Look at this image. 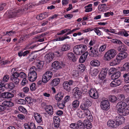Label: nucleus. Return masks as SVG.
<instances>
[{
    "label": "nucleus",
    "instance_id": "5fc2aeb1",
    "mask_svg": "<svg viewBox=\"0 0 129 129\" xmlns=\"http://www.w3.org/2000/svg\"><path fill=\"white\" fill-rule=\"evenodd\" d=\"M87 87L86 85L83 86L82 85L81 86H80V88L82 92H86L87 91Z\"/></svg>",
    "mask_w": 129,
    "mask_h": 129
},
{
    "label": "nucleus",
    "instance_id": "9d476101",
    "mask_svg": "<svg viewBox=\"0 0 129 129\" xmlns=\"http://www.w3.org/2000/svg\"><path fill=\"white\" fill-rule=\"evenodd\" d=\"M83 100V103L80 106L81 109L88 108L89 107L91 106L92 104L91 102L87 98H85Z\"/></svg>",
    "mask_w": 129,
    "mask_h": 129
},
{
    "label": "nucleus",
    "instance_id": "cd10ccee",
    "mask_svg": "<svg viewBox=\"0 0 129 129\" xmlns=\"http://www.w3.org/2000/svg\"><path fill=\"white\" fill-rule=\"evenodd\" d=\"M120 115L125 116L128 115L129 114V109L125 108L122 110V111L118 113Z\"/></svg>",
    "mask_w": 129,
    "mask_h": 129
},
{
    "label": "nucleus",
    "instance_id": "0e129e2a",
    "mask_svg": "<svg viewBox=\"0 0 129 129\" xmlns=\"http://www.w3.org/2000/svg\"><path fill=\"white\" fill-rule=\"evenodd\" d=\"M29 128L30 129H36L35 124L33 123H30L29 124Z\"/></svg>",
    "mask_w": 129,
    "mask_h": 129
},
{
    "label": "nucleus",
    "instance_id": "338daca9",
    "mask_svg": "<svg viewBox=\"0 0 129 129\" xmlns=\"http://www.w3.org/2000/svg\"><path fill=\"white\" fill-rule=\"evenodd\" d=\"M9 63H10V61L7 60H5V61H0V63L4 65H7Z\"/></svg>",
    "mask_w": 129,
    "mask_h": 129
},
{
    "label": "nucleus",
    "instance_id": "864d4df0",
    "mask_svg": "<svg viewBox=\"0 0 129 129\" xmlns=\"http://www.w3.org/2000/svg\"><path fill=\"white\" fill-rule=\"evenodd\" d=\"M18 109L20 111L23 113H26L27 112L26 109L22 106L19 107Z\"/></svg>",
    "mask_w": 129,
    "mask_h": 129
},
{
    "label": "nucleus",
    "instance_id": "7ed1b4c3",
    "mask_svg": "<svg viewBox=\"0 0 129 129\" xmlns=\"http://www.w3.org/2000/svg\"><path fill=\"white\" fill-rule=\"evenodd\" d=\"M37 68L35 67H32L30 69L28 75V79L29 81L33 82L37 78V74L36 71Z\"/></svg>",
    "mask_w": 129,
    "mask_h": 129
},
{
    "label": "nucleus",
    "instance_id": "2f4dec72",
    "mask_svg": "<svg viewBox=\"0 0 129 129\" xmlns=\"http://www.w3.org/2000/svg\"><path fill=\"white\" fill-rule=\"evenodd\" d=\"M121 44V46L118 47V49L119 51H121V52H125V51L127 50V47L124 44Z\"/></svg>",
    "mask_w": 129,
    "mask_h": 129
},
{
    "label": "nucleus",
    "instance_id": "dca6fc26",
    "mask_svg": "<svg viewBox=\"0 0 129 129\" xmlns=\"http://www.w3.org/2000/svg\"><path fill=\"white\" fill-rule=\"evenodd\" d=\"M94 30L95 32L98 36H100L101 35V32L98 28H95L93 29L92 27L88 28L84 30H83L82 31L83 33H87L89 31H91Z\"/></svg>",
    "mask_w": 129,
    "mask_h": 129
},
{
    "label": "nucleus",
    "instance_id": "c756f323",
    "mask_svg": "<svg viewBox=\"0 0 129 129\" xmlns=\"http://www.w3.org/2000/svg\"><path fill=\"white\" fill-rule=\"evenodd\" d=\"M90 64L92 66L98 67L100 66V63L98 60L95 59L91 61L90 62Z\"/></svg>",
    "mask_w": 129,
    "mask_h": 129
},
{
    "label": "nucleus",
    "instance_id": "ea45409f",
    "mask_svg": "<svg viewBox=\"0 0 129 129\" xmlns=\"http://www.w3.org/2000/svg\"><path fill=\"white\" fill-rule=\"evenodd\" d=\"M5 87L8 89H12L14 88L15 85L14 83L11 82L6 84L5 85Z\"/></svg>",
    "mask_w": 129,
    "mask_h": 129
},
{
    "label": "nucleus",
    "instance_id": "e433bc0d",
    "mask_svg": "<svg viewBox=\"0 0 129 129\" xmlns=\"http://www.w3.org/2000/svg\"><path fill=\"white\" fill-rule=\"evenodd\" d=\"M19 11H10L9 13V17H15L17 14V13L19 12Z\"/></svg>",
    "mask_w": 129,
    "mask_h": 129
},
{
    "label": "nucleus",
    "instance_id": "aec40b11",
    "mask_svg": "<svg viewBox=\"0 0 129 129\" xmlns=\"http://www.w3.org/2000/svg\"><path fill=\"white\" fill-rule=\"evenodd\" d=\"M121 81L120 79H115L110 83V86L115 87L119 86L121 83Z\"/></svg>",
    "mask_w": 129,
    "mask_h": 129
},
{
    "label": "nucleus",
    "instance_id": "13d9d810",
    "mask_svg": "<svg viewBox=\"0 0 129 129\" xmlns=\"http://www.w3.org/2000/svg\"><path fill=\"white\" fill-rule=\"evenodd\" d=\"M106 45L105 44L101 46L99 49V51L100 52H102L104 51L106 47Z\"/></svg>",
    "mask_w": 129,
    "mask_h": 129
},
{
    "label": "nucleus",
    "instance_id": "a211bd4d",
    "mask_svg": "<svg viewBox=\"0 0 129 129\" xmlns=\"http://www.w3.org/2000/svg\"><path fill=\"white\" fill-rule=\"evenodd\" d=\"M54 57V55L53 53H49L46 55L45 59L47 62H49L52 60Z\"/></svg>",
    "mask_w": 129,
    "mask_h": 129
},
{
    "label": "nucleus",
    "instance_id": "4be33fe9",
    "mask_svg": "<svg viewBox=\"0 0 129 129\" xmlns=\"http://www.w3.org/2000/svg\"><path fill=\"white\" fill-rule=\"evenodd\" d=\"M89 119L84 120V124L86 128L88 129H90L91 128L92 126L90 122Z\"/></svg>",
    "mask_w": 129,
    "mask_h": 129
},
{
    "label": "nucleus",
    "instance_id": "f3484780",
    "mask_svg": "<svg viewBox=\"0 0 129 129\" xmlns=\"http://www.w3.org/2000/svg\"><path fill=\"white\" fill-rule=\"evenodd\" d=\"M34 116L36 121L38 123H41L43 121L42 116L39 113L35 112L34 113Z\"/></svg>",
    "mask_w": 129,
    "mask_h": 129
},
{
    "label": "nucleus",
    "instance_id": "680f3d73",
    "mask_svg": "<svg viewBox=\"0 0 129 129\" xmlns=\"http://www.w3.org/2000/svg\"><path fill=\"white\" fill-rule=\"evenodd\" d=\"M19 75L20 72L19 73L17 72H14L11 76H14V77H17L18 78L19 77Z\"/></svg>",
    "mask_w": 129,
    "mask_h": 129
},
{
    "label": "nucleus",
    "instance_id": "f03ea898",
    "mask_svg": "<svg viewBox=\"0 0 129 129\" xmlns=\"http://www.w3.org/2000/svg\"><path fill=\"white\" fill-rule=\"evenodd\" d=\"M87 49L86 46L84 45L79 44L76 45L73 47V51L74 53L78 55L82 54Z\"/></svg>",
    "mask_w": 129,
    "mask_h": 129
},
{
    "label": "nucleus",
    "instance_id": "2eb2a0df",
    "mask_svg": "<svg viewBox=\"0 0 129 129\" xmlns=\"http://www.w3.org/2000/svg\"><path fill=\"white\" fill-rule=\"evenodd\" d=\"M107 124L108 126L113 128L119 126V123L116 120L115 121L109 120L107 122Z\"/></svg>",
    "mask_w": 129,
    "mask_h": 129
},
{
    "label": "nucleus",
    "instance_id": "a19ab883",
    "mask_svg": "<svg viewBox=\"0 0 129 129\" xmlns=\"http://www.w3.org/2000/svg\"><path fill=\"white\" fill-rule=\"evenodd\" d=\"M63 97V94L60 93L57 94L55 96L56 100L60 101L62 99Z\"/></svg>",
    "mask_w": 129,
    "mask_h": 129
},
{
    "label": "nucleus",
    "instance_id": "49530a36",
    "mask_svg": "<svg viewBox=\"0 0 129 129\" xmlns=\"http://www.w3.org/2000/svg\"><path fill=\"white\" fill-rule=\"evenodd\" d=\"M17 103L20 104H26L25 101L22 99H18L17 100Z\"/></svg>",
    "mask_w": 129,
    "mask_h": 129
},
{
    "label": "nucleus",
    "instance_id": "b1692460",
    "mask_svg": "<svg viewBox=\"0 0 129 129\" xmlns=\"http://www.w3.org/2000/svg\"><path fill=\"white\" fill-rule=\"evenodd\" d=\"M88 55V53L86 52L84 53L82 55L80 58L79 60V62L82 63L84 62L86 58Z\"/></svg>",
    "mask_w": 129,
    "mask_h": 129
},
{
    "label": "nucleus",
    "instance_id": "09e8293b",
    "mask_svg": "<svg viewBox=\"0 0 129 129\" xmlns=\"http://www.w3.org/2000/svg\"><path fill=\"white\" fill-rule=\"evenodd\" d=\"M109 99L112 102H114L117 100V98L115 96H109Z\"/></svg>",
    "mask_w": 129,
    "mask_h": 129
},
{
    "label": "nucleus",
    "instance_id": "4c0bfd02",
    "mask_svg": "<svg viewBox=\"0 0 129 129\" xmlns=\"http://www.w3.org/2000/svg\"><path fill=\"white\" fill-rule=\"evenodd\" d=\"M29 53V51L28 50L26 51L23 52L22 51H20L18 52V55L19 57H21L22 56H26Z\"/></svg>",
    "mask_w": 129,
    "mask_h": 129
},
{
    "label": "nucleus",
    "instance_id": "6ab92c4d",
    "mask_svg": "<svg viewBox=\"0 0 129 129\" xmlns=\"http://www.w3.org/2000/svg\"><path fill=\"white\" fill-rule=\"evenodd\" d=\"M1 97L4 98L9 99L13 97L14 95L13 92H4L2 93Z\"/></svg>",
    "mask_w": 129,
    "mask_h": 129
},
{
    "label": "nucleus",
    "instance_id": "f704fd0d",
    "mask_svg": "<svg viewBox=\"0 0 129 129\" xmlns=\"http://www.w3.org/2000/svg\"><path fill=\"white\" fill-rule=\"evenodd\" d=\"M79 102L78 100L74 101L72 103V108L74 109H76L79 106Z\"/></svg>",
    "mask_w": 129,
    "mask_h": 129
},
{
    "label": "nucleus",
    "instance_id": "20e7f679",
    "mask_svg": "<svg viewBox=\"0 0 129 129\" xmlns=\"http://www.w3.org/2000/svg\"><path fill=\"white\" fill-rule=\"evenodd\" d=\"M116 54V51L113 49H111L106 52L105 55V59L110 60L113 58Z\"/></svg>",
    "mask_w": 129,
    "mask_h": 129
},
{
    "label": "nucleus",
    "instance_id": "c03bdc74",
    "mask_svg": "<svg viewBox=\"0 0 129 129\" xmlns=\"http://www.w3.org/2000/svg\"><path fill=\"white\" fill-rule=\"evenodd\" d=\"M109 74V75L111 74L113 75L116 71V69L114 68H111L109 70H108Z\"/></svg>",
    "mask_w": 129,
    "mask_h": 129
},
{
    "label": "nucleus",
    "instance_id": "39448f33",
    "mask_svg": "<svg viewBox=\"0 0 129 129\" xmlns=\"http://www.w3.org/2000/svg\"><path fill=\"white\" fill-rule=\"evenodd\" d=\"M73 91L74 93L73 94V97L76 100H79L81 99L82 97V93L81 91L79 90L78 87L75 88Z\"/></svg>",
    "mask_w": 129,
    "mask_h": 129
},
{
    "label": "nucleus",
    "instance_id": "603ef678",
    "mask_svg": "<svg viewBox=\"0 0 129 129\" xmlns=\"http://www.w3.org/2000/svg\"><path fill=\"white\" fill-rule=\"evenodd\" d=\"M111 41L114 43L116 44H122V42L119 40L117 39H112Z\"/></svg>",
    "mask_w": 129,
    "mask_h": 129
},
{
    "label": "nucleus",
    "instance_id": "6e6d98bb",
    "mask_svg": "<svg viewBox=\"0 0 129 129\" xmlns=\"http://www.w3.org/2000/svg\"><path fill=\"white\" fill-rule=\"evenodd\" d=\"M65 103H64L62 101L61 103H60L59 104H58V106L59 108L62 109H63L65 106Z\"/></svg>",
    "mask_w": 129,
    "mask_h": 129
},
{
    "label": "nucleus",
    "instance_id": "bb28decb",
    "mask_svg": "<svg viewBox=\"0 0 129 129\" xmlns=\"http://www.w3.org/2000/svg\"><path fill=\"white\" fill-rule=\"evenodd\" d=\"M52 66L54 69L56 70H58L61 68V64L57 61H56L53 62L52 64Z\"/></svg>",
    "mask_w": 129,
    "mask_h": 129
},
{
    "label": "nucleus",
    "instance_id": "3c124183",
    "mask_svg": "<svg viewBox=\"0 0 129 129\" xmlns=\"http://www.w3.org/2000/svg\"><path fill=\"white\" fill-rule=\"evenodd\" d=\"M32 44V43L29 44L28 45L26 46L25 47L26 49H32L33 48L36 47L38 46L36 44H34V45H32L31 46L29 47V46L31 45Z\"/></svg>",
    "mask_w": 129,
    "mask_h": 129
},
{
    "label": "nucleus",
    "instance_id": "473e14b6",
    "mask_svg": "<svg viewBox=\"0 0 129 129\" xmlns=\"http://www.w3.org/2000/svg\"><path fill=\"white\" fill-rule=\"evenodd\" d=\"M10 79L16 84H17L19 83V79L17 77H14V76H11Z\"/></svg>",
    "mask_w": 129,
    "mask_h": 129
},
{
    "label": "nucleus",
    "instance_id": "4468645a",
    "mask_svg": "<svg viewBox=\"0 0 129 129\" xmlns=\"http://www.w3.org/2000/svg\"><path fill=\"white\" fill-rule=\"evenodd\" d=\"M89 94L91 97L94 99H97L98 97V92L95 89H91L89 91Z\"/></svg>",
    "mask_w": 129,
    "mask_h": 129
},
{
    "label": "nucleus",
    "instance_id": "58836bf2",
    "mask_svg": "<svg viewBox=\"0 0 129 129\" xmlns=\"http://www.w3.org/2000/svg\"><path fill=\"white\" fill-rule=\"evenodd\" d=\"M9 78V76L8 75H6L4 77L2 80H0V83H5L7 82Z\"/></svg>",
    "mask_w": 129,
    "mask_h": 129
},
{
    "label": "nucleus",
    "instance_id": "de8ad7c7",
    "mask_svg": "<svg viewBox=\"0 0 129 129\" xmlns=\"http://www.w3.org/2000/svg\"><path fill=\"white\" fill-rule=\"evenodd\" d=\"M70 128L72 129H78L79 127L78 126L77 124L75 123H72L70 125Z\"/></svg>",
    "mask_w": 129,
    "mask_h": 129
},
{
    "label": "nucleus",
    "instance_id": "69168bd1",
    "mask_svg": "<svg viewBox=\"0 0 129 129\" xmlns=\"http://www.w3.org/2000/svg\"><path fill=\"white\" fill-rule=\"evenodd\" d=\"M19 77L23 78H26V74L23 72H20Z\"/></svg>",
    "mask_w": 129,
    "mask_h": 129
},
{
    "label": "nucleus",
    "instance_id": "e2e57ef3",
    "mask_svg": "<svg viewBox=\"0 0 129 129\" xmlns=\"http://www.w3.org/2000/svg\"><path fill=\"white\" fill-rule=\"evenodd\" d=\"M36 84L35 83H32L30 86V89L31 90H34L36 89Z\"/></svg>",
    "mask_w": 129,
    "mask_h": 129
},
{
    "label": "nucleus",
    "instance_id": "c9c22d12",
    "mask_svg": "<svg viewBox=\"0 0 129 129\" xmlns=\"http://www.w3.org/2000/svg\"><path fill=\"white\" fill-rule=\"evenodd\" d=\"M120 75V72L119 71L116 72L113 75L111 76L112 78L113 79H117L118 78Z\"/></svg>",
    "mask_w": 129,
    "mask_h": 129
},
{
    "label": "nucleus",
    "instance_id": "052dcab7",
    "mask_svg": "<svg viewBox=\"0 0 129 129\" xmlns=\"http://www.w3.org/2000/svg\"><path fill=\"white\" fill-rule=\"evenodd\" d=\"M45 17H44V16L43 15H42V14H40L39 15H37L36 17V18L38 20L40 19L41 20H42L45 18Z\"/></svg>",
    "mask_w": 129,
    "mask_h": 129
},
{
    "label": "nucleus",
    "instance_id": "72a5a7b5",
    "mask_svg": "<svg viewBox=\"0 0 129 129\" xmlns=\"http://www.w3.org/2000/svg\"><path fill=\"white\" fill-rule=\"evenodd\" d=\"M70 49V46L69 45L66 44L63 45L62 47L61 50L62 51H67Z\"/></svg>",
    "mask_w": 129,
    "mask_h": 129
},
{
    "label": "nucleus",
    "instance_id": "0eeeda50",
    "mask_svg": "<svg viewBox=\"0 0 129 129\" xmlns=\"http://www.w3.org/2000/svg\"><path fill=\"white\" fill-rule=\"evenodd\" d=\"M89 51V55L92 57H97L99 55V52L97 46H94L93 48L90 47Z\"/></svg>",
    "mask_w": 129,
    "mask_h": 129
},
{
    "label": "nucleus",
    "instance_id": "79ce46f5",
    "mask_svg": "<svg viewBox=\"0 0 129 129\" xmlns=\"http://www.w3.org/2000/svg\"><path fill=\"white\" fill-rule=\"evenodd\" d=\"M122 70L124 71H129V63H126L123 65Z\"/></svg>",
    "mask_w": 129,
    "mask_h": 129
},
{
    "label": "nucleus",
    "instance_id": "c85d7f7f",
    "mask_svg": "<svg viewBox=\"0 0 129 129\" xmlns=\"http://www.w3.org/2000/svg\"><path fill=\"white\" fill-rule=\"evenodd\" d=\"M60 82V79L58 78H56L52 80L51 82V84L53 86H56L58 85Z\"/></svg>",
    "mask_w": 129,
    "mask_h": 129
},
{
    "label": "nucleus",
    "instance_id": "bf43d9fd",
    "mask_svg": "<svg viewBox=\"0 0 129 129\" xmlns=\"http://www.w3.org/2000/svg\"><path fill=\"white\" fill-rule=\"evenodd\" d=\"M125 96L123 94L119 95L118 96V100L120 101H123L125 99Z\"/></svg>",
    "mask_w": 129,
    "mask_h": 129
},
{
    "label": "nucleus",
    "instance_id": "f257e3e1",
    "mask_svg": "<svg viewBox=\"0 0 129 129\" xmlns=\"http://www.w3.org/2000/svg\"><path fill=\"white\" fill-rule=\"evenodd\" d=\"M127 56V54L126 52H121L117 54L115 59L110 62V65L111 66H114L118 64L121 60L125 58Z\"/></svg>",
    "mask_w": 129,
    "mask_h": 129
},
{
    "label": "nucleus",
    "instance_id": "6e6552de",
    "mask_svg": "<svg viewBox=\"0 0 129 129\" xmlns=\"http://www.w3.org/2000/svg\"><path fill=\"white\" fill-rule=\"evenodd\" d=\"M74 82V81L72 80L65 81L63 84V87L68 92H70L71 89L70 86L73 85Z\"/></svg>",
    "mask_w": 129,
    "mask_h": 129
},
{
    "label": "nucleus",
    "instance_id": "a18cd8bd",
    "mask_svg": "<svg viewBox=\"0 0 129 129\" xmlns=\"http://www.w3.org/2000/svg\"><path fill=\"white\" fill-rule=\"evenodd\" d=\"M85 69V66L82 64H79L78 66V69L81 72H83Z\"/></svg>",
    "mask_w": 129,
    "mask_h": 129
},
{
    "label": "nucleus",
    "instance_id": "ddd939ff",
    "mask_svg": "<svg viewBox=\"0 0 129 129\" xmlns=\"http://www.w3.org/2000/svg\"><path fill=\"white\" fill-rule=\"evenodd\" d=\"M88 108H83V109H81L83 110L84 115L86 116L87 119H89L90 121H93V117Z\"/></svg>",
    "mask_w": 129,
    "mask_h": 129
},
{
    "label": "nucleus",
    "instance_id": "774afa93",
    "mask_svg": "<svg viewBox=\"0 0 129 129\" xmlns=\"http://www.w3.org/2000/svg\"><path fill=\"white\" fill-rule=\"evenodd\" d=\"M123 88L127 93H129V85H124Z\"/></svg>",
    "mask_w": 129,
    "mask_h": 129
},
{
    "label": "nucleus",
    "instance_id": "7c9ffc66",
    "mask_svg": "<svg viewBox=\"0 0 129 129\" xmlns=\"http://www.w3.org/2000/svg\"><path fill=\"white\" fill-rule=\"evenodd\" d=\"M106 8V4H104L99 5L98 6V8L99 11L103 12L105 11Z\"/></svg>",
    "mask_w": 129,
    "mask_h": 129
},
{
    "label": "nucleus",
    "instance_id": "9b49d317",
    "mask_svg": "<svg viewBox=\"0 0 129 129\" xmlns=\"http://www.w3.org/2000/svg\"><path fill=\"white\" fill-rule=\"evenodd\" d=\"M126 106V104L123 102L121 101L118 102L116 106L117 109V112L118 113L124 110Z\"/></svg>",
    "mask_w": 129,
    "mask_h": 129
},
{
    "label": "nucleus",
    "instance_id": "8fccbe9b",
    "mask_svg": "<svg viewBox=\"0 0 129 129\" xmlns=\"http://www.w3.org/2000/svg\"><path fill=\"white\" fill-rule=\"evenodd\" d=\"M56 118V117L55 116H54V127L57 128V129H60V128L59 127V123H58L55 122V121L56 119H55Z\"/></svg>",
    "mask_w": 129,
    "mask_h": 129
},
{
    "label": "nucleus",
    "instance_id": "5701e85b",
    "mask_svg": "<svg viewBox=\"0 0 129 129\" xmlns=\"http://www.w3.org/2000/svg\"><path fill=\"white\" fill-rule=\"evenodd\" d=\"M116 116V119L117 122L119 123V125L124 123L125 122V119L123 116Z\"/></svg>",
    "mask_w": 129,
    "mask_h": 129
},
{
    "label": "nucleus",
    "instance_id": "412c9836",
    "mask_svg": "<svg viewBox=\"0 0 129 129\" xmlns=\"http://www.w3.org/2000/svg\"><path fill=\"white\" fill-rule=\"evenodd\" d=\"M45 110L47 113L49 115H51L53 114L54 112L51 106H47L45 108Z\"/></svg>",
    "mask_w": 129,
    "mask_h": 129
},
{
    "label": "nucleus",
    "instance_id": "a878e982",
    "mask_svg": "<svg viewBox=\"0 0 129 129\" xmlns=\"http://www.w3.org/2000/svg\"><path fill=\"white\" fill-rule=\"evenodd\" d=\"M37 57V54L34 53H32L30 54L27 58L30 61H31L35 60Z\"/></svg>",
    "mask_w": 129,
    "mask_h": 129
},
{
    "label": "nucleus",
    "instance_id": "37998d69",
    "mask_svg": "<svg viewBox=\"0 0 129 129\" xmlns=\"http://www.w3.org/2000/svg\"><path fill=\"white\" fill-rule=\"evenodd\" d=\"M125 81L126 83H129V72L123 75Z\"/></svg>",
    "mask_w": 129,
    "mask_h": 129
},
{
    "label": "nucleus",
    "instance_id": "423d86ee",
    "mask_svg": "<svg viewBox=\"0 0 129 129\" xmlns=\"http://www.w3.org/2000/svg\"><path fill=\"white\" fill-rule=\"evenodd\" d=\"M110 103L107 100H103L101 102V107L104 110H108L110 108Z\"/></svg>",
    "mask_w": 129,
    "mask_h": 129
},
{
    "label": "nucleus",
    "instance_id": "f8f14e48",
    "mask_svg": "<svg viewBox=\"0 0 129 129\" xmlns=\"http://www.w3.org/2000/svg\"><path fill=\"white\" fill-rule=\"evenodd\" d=\"M108 69L107 68H104L101 71L99 75V77L101 80L104 79L108 73Z\"/></svg>",
    "mask_w": 129,
    "mask_h": 129
},
{
    "label": "nucleus",
    "instance_id": "4d7b16f0",
    "mask_svg": "<svg viewBox=\"0 0 129 129\" xmlns=\"http://www.w3.org/2000/svg\"><path fill=\"white\" fill-rule=\"evenodd\" d=\"M72 75L74 77H78L79 75L78 71L76 70H73Z\"/></svg>",
    "mask_w": 129,
    "mask_h": 129
},
{
    "label": "nucleus",
    "instance_id": "1a4fd4ad",
    "mask_svg": "<svg viewBox=\"0 0 129 129\" xmlns=\"http://www.w3.org/2000/svg\"><path fill=\"white\" fill-rule=\"evenodd\" d=\"M52 74L51 72L47 71L44 75L42 78V81L44 83H46L52 77Z\"/></svg>",
    "mask_w": 129,
    "mask_h": 129
},
{
    "label": "nucleus",
    "instance_id": "393cba45",
    "mask_svg": "<svg viewBox=\"0 0 129 129\" xmlns=\"http://www.w3.org/2000/svg\"><path fill=\"white\" fill-rule=\"evenodd\" d=\"M36 60L37 61V62L36 61V62H37L36 66L37 67V70L38 71H39L42 69L44 64V62L39 59L37 60L36 59Z\"/></svg>",
    "mask_w": 129,
    "mask_h": 129
}]
</instances>
